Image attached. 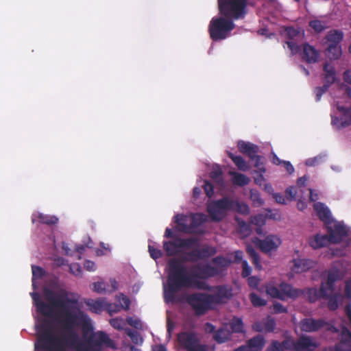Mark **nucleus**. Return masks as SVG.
Here are the masks:
<instances>
[{
	"instance_id": "obj_1",
	"label": "nucleus",
	"mask_w": 351,
	"mask_h": 351,
	"mask_svg": "<svg viewBox=\"0 0 351 351\" xmlns=\"http://www.w3.org/2000/svg\"><path fill=\"white\" fill-rule=\"evenodd\" d=\"M71 308L64 309L63 313H58V322L62 326L66 335H57L49 325H43L38 330L36 349L41 351H66L67 348L76 347L79 337L75 330V327L80 326L84 330H93L89 316L80 309L71 311Z\"/></svg>"
},
{
	"instance_id": "obj_2",
	"label": "nucleus",
	"mask_w": 351,
	"mask_h": 351,
	"mask_svg": "<svg viewBox=\"0 0 351 351\" xmlns=\"http://www.w3.org/2000/svg\"><path fill=\"white\" fill-rule=\"evenodd\" d=\"M183 262L182 260L176 258L170 259L168 262L167 286L164 292V297L167 302H174L176 293L183 288L199 290L210 289L204 281L196 279L194 270L189 274L186 266L182 263Z\"/></svg>"
},
{
	"instance_id": "obj_3",
	"label": "nucleus",
	"mask_w": 351,
	"mask_h": 351,
	"mask_svg": "<svg viewBox=\"0 0 351 351\" xmlns=\"http://www.w3.org/2000/svg\"><path fill=\"white\" fill-rule=\"evenodd\" d=\"M234 27L232 20L223 16L214 17L210 22L208 32L213 41H219L226 39Z\"/></svg>"
},
{
	"instance_id": "obj_4",
	"label": "nucleus",
	"mask_w": 351,
	"mask_h": 351,
	"mask_svg": "<svg viewBox=\"0 0 351 351\" xmlns=\"http://www.w3.org/2000/svg\"><path fill=\"white\" fill-rule=\"evenodd\" d=\"M247 5V0H218L219 12L231 20L243 19Z\"/></svg>"
},
{
	"instance_id": "obj_5",
	"label": "nucleus",
	"mask_w": 351,
	"mask_h": 351,
	"mask_svg": "<svg viewBox=\"0 0 351 351\" xmlns=\"http://www.w3.org/2000/svg\"><path fill=\"white\" fill-rule=\"evenodd\" d=\"M266 293L272 298L279 299L285 301L287 298L295 300L304 293V291L300 289L293 288L291 285L286 282H281L279 288L274 285L266 286Z\"/></svg>"
},
{
	"instance_id": "obj_6",
	"label": "nucleus",
	"mask_w": 351,
	"mask_h": 351,
	"mask_svg": "<svg viewBox=\"0 0 351 351\" xmlns=\"http://www.w3.org/2000/svg\"><path fill=\"white\" fill-rule=\"evenodd\" d=\"M185 301L194 310L197 315H204L214 308L209 294L206 293H190L186 296Z\"/></svg>"
},
{
	"instance_id": "obj_7",
	"label": "nucleus",
	"mask_w": 351,
	"mask_h": 351,
	"mask_svg": "<svg viewBox=\"0 0 351 351\" xmlns=\"http://www.w3.org/2000/svg\"><path fill=\"white\" fill-rule=\"evenodd\" d=\"M199 245V240L195 237L182 239L175 237L172 241H164L163 248L169 256L176 255L180 248L191 249L194 246Z\"/></svg>"
},
{
	"instance_id": "obj_8",
	"label": "nucleus",
	"mask_w": 351,
	"mask_h": 351,
	"mask_svg": "<svg viewBox=\"0 0 351 351\" xmlns=\"http://www.w3.org/2000/svg\"><path fill=\"white\" fill-rule=\"evenodd\" d=\"M232 199L228 197H223L210 203L207 206V211L213 221H220L226 215V212L231 210Z\"/></svg>"
},
{
	"instance_id": "obj_9",
	"label": "nucleus",
	"mask_w": 351,
	"mask_h": 351,
	"mask_svg": "<svg viewBox=\"0 0 351 351\" xmlns=\"http://www.w3.org/2000/svg\"><path fill=\"white\" fill-rule=\"evenodd\" d=\"M178 341L186 351H208V346L201 344L193 332H181L178 335Z\"/></svg>"
},
{
	"instance_id": "obj_10",
	"label": "nucleus",
	"mask_w": 351,
	"mask_h": 351,
	"mask_svg": "<svg viewBox=\"0 0 351 351\" xmlns=\"http://www.w3.org/2000/svg\"><path fill=\"white\" fill-rule=\"evenodd\" d=\"M87 341L90 348L94 351H101L104 348H117L114 341L103 331L93 333L90 335Z\"/></svg>"
},
{
	"instance_id": "obj_11",
	"label": "nucleus",
	"mask_w": 351,
	"mask_h": 351,
	"mask_svg": "<svg viewBox=\"0 0 351 351\" xmlns=\"http://www.w3.org/2000/svg\"><path fill=\"white\" fill-rule=\"evenodd\" d=\"M300 329L306 332H313L318 331L322 328L328 326L327 329L334 332H337L339 330L334 326L329 325L324 319H315L313 318H304L301 320Z\"/></svg>"
},
{
	"instance_id": "obj_12",
	"label": "nucleus",
	"mask_w": 351,
	"mask_h": 351,
	"mask_svg": "<svg viewBox=\"0 0 351 351\" xmlns=\"http://www.w3.org/2000/svg\"><path fill=\"white\" fill-rule=\"evenodd\" d=\"M216 253L213 247L203 245L202 248H195L186 253V256L182 258L183 261L197 262L199 260L208 258Z\"/></svg>"
},
{
	"instance_id": "obj_13",
	"label": "nucleus",
	"mask_w": 351,
	"mask_h": 351,
	"mask_svg": "<svg viewBox=\"0 0 351 351\" xmlns=\"http://www.w3.org/2000/svg\"><path fill=\"white\" fill-rule=\"evenodd\" d=\"M253 241L265 253L276 250L281 243L280 238L275 235H269L263 240L255 238Z\"/></svg>"
},
{
	"instance_id": "obj_14",
	"label": "nucleus",
	"mask_w": 351,
	"mask_h": 351,
	"mask_svg": "<svg viewBox=\"0 0 351 351\" xmlns=\"http://www.w3.org/2000/svg\"><path fill=\"white\" fill-rule=\"evenodd\" d=\"M337 109L339 117L332 116V124L338 128L346 127L351 124V105L350 108H345L337 104Z\"/></svg>"
},
{
	"instance_id": "obj_15",
	"label": "nucleus",
	"mask_w": 351,
	"mask_h": 351,
	"mask_svg": "<svg viewBox=\"0 0 351 351\" xmlns=\"http://www.w3.org/2000/svg\"><path fill=\"white\" fill-rule=\"evenodd\" d=\"M213 294H209V298L213 306L216 304H221L226 302L232 296L231 289H229L225 285H218L213 287Z\"/></svg>"
},
{
	"instance_id": "obj_16",
	"label": "nucleus",
	"mask_w": 351,
	"mask_h": 351,
	"mask_svg": "<svg viewBox=\"0 0 351 351\" xmlns=\"http://www.w3.org/2000/svg\"><path fill=\"white\" fill-rule=\"evenodd\" d=\"M347 234L346 227L339 223H335L333 227H328V236L332 243H340Z\"/></svg>"
},
{
	"instance_id": "obj_17",
	"label": "nucleus",
	"mask_w": 351,
	"mask_h": 351,
	"mask_svg": "<svg viewBox=\"0 0 351 351\" xmlns=\"http://www.w3.org/2000/svg\"><path fill=\"white\" fill-rule=\"evenodd\" d=\"M193 270H194L196 279L199 280L216 276L219 274L217 267L210 265H206L203 267L195 265L193 267Z\"/></svg>"
},
{
	"instance_id": "obj_18",
	"label": "nucleus",
	"mask_w": 351,
	"mask_h": 351,
	"mask_svg": "<svg viewBox=\"0 0 351 351\" xmlns=\"http://www.w3.org/2000/svg\"><path fill=\"white\" fill-rule=\"evenodd\" d=\"M77 302L76 300L71 299L68 297V293L66 291H63L58 294L51 306L60 308L61 311L59 313H63L64 309L71 308L72 306L76 304Z\"/></svg>"
},
{
	"instance_id": "obj_19",
	"label": "nucleus",
	"mask_w": 351,
	"mask_h": 351,
	"mask_svg": "<svg viewBox=\"0 0 351 351\" xmlns=\"http://www.w3.org/2000/svg\"><path fill=\"white\" fill-rule=\"evenodd\" d=\"M302 47L301 58L303 61L308 64H313L319 60V52L314 47L306 43L302 44Z\"/></svg>"
},
{
	"instance_id": "obj_20",
	"label": "nucleus",
	"mask_w": 351,
	"mask_h": 351,
	"mask_svg": "<svg viewBox=\"0 0 351 351\" xmlns=\"http://www.w3.org/2000/svg\"><path fill=\"white\" fill-rule=\"evenodd\" d=\"M342 272L337 268L333 267L328 270L326 282H322L324 287L328 292H333L335 290V283L343 278Z\"/></svg>"
},
{
	"instance_id": "obj_21",
	"label": "nucleus",
	"mask_w": 351,
	"mask_h": 351,
	"mask_svg": "<svg viewBox=\"0 0 351 351\" xmlns=\"http://www.w3.org/2000/svg\"><path fill=\"white\" fill-rule=\"evenodd\" d=\"M276 326L275 319L269 315L261 321L256 322L252 325V328L258 332H272L274 331Z\"/></svg>"
},
{
	"instance_id": "obj_22",
	"label": "nucleus",
	"mask_w": 351,
	"mask_h": 351,
	"mask_svg": "<svg viewBox=\"0 0 351 351\" xmlns=\"http://www.w3.org/2000/svg\"><path fill=\"white\" fill-rule=\"evenodd\" d=\"M292 271L295 273H302L313 268L315 261L309 258H298L293 260Z\"/></svg>"
},
{
	"instance_id": "obj_23",
	"label": "nucleus",
	"mask_w": 351,
	"mask_h": 351,
	"mask_svg": "<svg viewBox=\"0 0 351 351\" xmlns=\"http://www.w3.org/2000/svg\"><path fill=\"white\" fill-rule=\"evenodd\" d=\"M317 347L310 337L302 336L295 341V351H313Z\"/></svg>"
},
{
	"instance_id": "obj_24",
	"label": "nucleus",
	"mask_w": 351,
	"mask_h": 351,
	"mask_svg": "<svg viewBox=\"0 0 351 351\" xmlns=\"http://www.w3.org/2000/svg\"><path fill=\"white\" fill-rule=\"evenodd\" d=\"M237 147L240 152L247 155L250 160H254L255 154L259 151L258 145L243 141H238Z\"/></svg>"
},
{
	"instance_id": "obj_25",
	"label": "nucleus",
	"mask_w": 351,
	"mask_h": 351,
	"mask_svg": "<svg viewBox=\"0 0 351 351\" xmlns=\"http://www.w3.org/2000/svg\"><path fill=\"white\" fill-rule=\"evenodd\" d=\"M31 295L37 311L44 316L51 317L52 312L51 306L42 301L38 293H32Z\"/></svg>"
},
{
	"instance_id": "obj_26",
	"label": "nucleus",
	"mask_w": 351,
	"mask_h": 351,
	"mask_svg": "<svg viewBox=\"0 0 351 351\" xmlns=\"http://www.w3.org/2000/svg\"><path fill=\"white\" fill-rule=\"evenodd\" d=\"M314 210L318 218L325 223H330L331 221V213L330 210L322 202H317L314 204Z\"/></svg>"
},
{
	"instance_id": "obj_27",
	"label": "nucleus",
	"mask_w": 351,
	"mask_h": 351,
	"mask_svg": "<svg viewBox=\"0 0 351 351\" xmlns=\"http://www.w3.org/2000/svg\"><path fill=\"white\" fill-rule=\"evenodd\" d=\"M323 70L324 72L323 74L324 84L328 85V87H330L336 80L335 69L330 63H325Z\"/></svg>"
},
{
	"instance_id": "obj_28",
	"label": "nucleus",
	"mask_w": 351,
	"mask_h": 351,
	"mask_svg": "<svg viewBox=\"0 0 351 351\" xmlns=\"http://www.w3.org/2000/svg\"><path fill=\"white\" fill-rule=\"evenodd\" d=\"M307 296L311 303L316 302L318 299L328 296V291L324 287V285H320L319 289L311 288L308 289Z\"/></svg>"
},
{
	"instance_id": "obj_29",
	"label": "nucleus",
	"mask_w": 351,
	"mask_h": 351,
	"mask_svg": "<svg viewBox=\"0 0 351 351\" xmlns=\"http://www.w3.org/2000/svg\"><path fill=\"white\" fill-rule=\"evenodd\" d=\"M250 351H261L265 346V339L263 336L258 335L247 341Z\"/></svg>"
},
{
	"instance_id": "obj_30",
	"label": "nucleus",
	"mask_w": 351,
	"mask_h": 351,
	"mask_svg": "<svg viewBox=\"0 0 351 351\" xmlns=\"http://www.w3.org/2000/svg\"><path fill=\"white\" fill-rule=\"evenodd\" d=\"M328 243H330V240L329 239L328 234H316L313 238L309 240V245L313 249H319L327 245Z\"/></svg>"
},
{
	"instance_id": "obj_31",
	"label": "nucleus",
	"mask_w": 351,
	"mask_h": 351,
	"mask_svg": "<svg viewBox=\"0 0 351 351\" xmlns=\"http://www.w3.org/2000/svg\"><path fill=\"white\" fill-rule=\"evenodd\" d=\"M231 333L230 330L222 327L216 330L213 338L218 343H223L230 339Z\"/></svg>"
},
{
	"instance_id": "obj_32",
	"label": "nucleus",
	"mask_w": 351,
	"mask_h": 351,
	"mask_svg": "<svg viewBox=\"0 0 351 351\" xmlns=\"http://www.w3.org/2000/svg\"><path fill=\"white\" fill-rule=\"evenodd\" d=\"M343 34L339 30L332 29L328 32L325 37L326 43L331 45H339L343 40Z\"/></svg>"
},
{
	"instance_id": "obj_33",
	"label": "nucleus",
	"mask_w": 351,
	"mask_h": 351,
	"mask_svg": "<svg viewBox=\"0 0 351 351\" xmlns=\"http://www.w3.org/2000/svg\"><path fill=\"white\" fill-rule=\"evenodd\" d=\"M227 155L240 171H246L248 170L249 167L247 163L242 156H235L229 151L227 152Z\"/></svg>"
},
{
	"instance_id": "obj_34",
	"label": "nucleus",
	"mask_w": 351,
	"mask_h": 351,
	"mask_svg": "<svg viewBox=\"0 0 351 351\" xmlns=\"http://www.w3.org/2000/svg\"><path fill=\"white\" fill-rule=\"evenodd\" d=\"M328 292V296L323 299L328 300V308L330 311H335L339 307V300L343 296L339 293Z\"/></svg>"
},
{
	"instance_id": "obj_35",
	"label": "nucleus",
	"mask_w": 351,
	"mask_h": 351,
	"mask_svg": "<svg viewBox=\"0 0 351 351\" xmlns=\"http://www.w3.org/2000/svg\"><path fill=\"white\" fill-rule=\"evenodd\" d=\"M230 174L232 176V182L235 185L243 186L249 184L250 179L245 175L232 171L230 172Z\"/></svg>"
},
{
	"instance_id": "obj_36",
	"label": "nucleus",
	"mask_w": 351,
	"mask_h": 351,
	"mask_svg": "<svg viewBox=\"0 0 351 351\" xmlns=\"http://www.w3.org/2000/svg\"><path fill=\"white\" fill-rule=\"evenodd\" d=\"M36 217L39 223L47 226L56 225L58 222V218L55 215H45L39 213L36 215Z\"/></svg>"
},
{
	"instance_id": "obj_37",
	"label": "nucleus",
	"mask_w": 351,
	"mask_h": 351,
	"mask_svg": "<svg viewBox=\"0 0 351 351\" xmlns=\"http://www.w3.org/2000/svg\"><path fill=\"white\" fill-rule=\"evenodd\" d=\"M231 210L235 211L239 213L247 215L250 213V208L249 206L243 202H240L237 199H232V203H231Z\"/></svg>"
},
{
	"instance_id": "obj_38",
	"label": "nucleus",
	"mask_w": 351,
	"mask_h": 351,
	"mask_svg": "<svg viewBox=\"0 0 351 351\" xmlns=\"http://www.w3.org/2000/svg\"><path fill=\"white\" fill-rule=\"evenodd\" d=\"M341 47L339 45H328L326 55L330 59L336 60L341 56Z\"/></svg>"
},
{
	"instance_id": "obj_39",
	"label": "nucleus",
	"mask_w": 351,
	"mask_h": 351,
	"mask_svg": "<svg viewBox=\"0 0 351 351\" xmlns=\"http://www.w3.org/2000/svg\"><path fill=\"white\" fill-rule=\"evenodd\" d=\"M232 332L240 333L243 330V323L241 318L234 317L229 322Z\"/></svg>"
},
{
	"instance_id": "obj_40",
	"label": "nucleus",
	"mask_w": 351,
	"mask_h": 351,
	"mask_svg": "<svg viewBox=\"0 0 351 351\" xmlns=\"http://www.w3.org/2000/svg\"><path fill=\"white\" fill-rule=\"evenodd\" d=\"M246 252L252 258V263L254 265L255 267L257 269H261V266L260 265V258L253 246L251 245H247L246 246Z\"/></svg>"
},
{
	"instance_id": "obj_41",
	"label": "nucleus",
	"mask_w": 351,
	"mask_h": 351,
	"mask_svg": "<svg viewBox=\"0 0 351 351\" xmlns=\"http://www.w3.org/2000/svg\"><path fill=\"white\" fill-rule=\"evenodd\" d=\"M206 221V217L203 213H196L191 216V228H197Z\"/></svg>"
},
{
	"instance_id": "obj_42",
	"label": "nucleus",
	"mask_w": 351,
	"mask_h": 351,
	"mask_svg": "<svg viewBox=\"0 0 351 351\" xmlns=\"http://www.w3.org/2000/svg\"><path fill=\"white\" fill-rule=\"evenodd\" d=\"M309 26L316 32L320 33L327 28L326 23L320 20H312L309 22Z\"/></svg>"
},
{
	"instance_id": "obj_43",
	"label": "nucleus",
	"mask_w": 351,
	"mask_h": 351,
	"mask_svg": "<svg viewBox=\"0 0 351 351\" xmlns=\"http://www.w3.org/2000/svg\"><path fill=\"white\" fill-rule=\"evenodd\" d=\"M87 306L90 307L92 312L99 313L104 308L103 302L99 300H90L86 302Z\"/></svg>"
},
{
	"instance_id": "obj_44",
	"label": "nucleus",
	"mask_w": 351,
	"mask_h": 351,
	"mask_svg": "<svg viewBox=\"0 0 351 351\" xmlns=\"http://www.w3.org/2000/svg\"><path fill=\"white\" fill-rule=\"evenodd\" d=\"M250 299L252 305L255 307L264 306L267 304L265 300L261 298L255 293H251L250 294Z\"/></svg>"
},
{
	"instance_id": "obj_45",
	"label": "nucleus",
	"mask_w": 351,
	"mask_h": 351,
	"mask_svg": "<svg viewBox=\"0 0 351 351\" xmlns=\"http://www.w3.org/2000/svg\"><path fill=\"white\" fill-rule=\"evenodd\" d=\"M125 332L127 335L130 337L134 343L138 344L143 342V339L137 331L127 328Z\"/></svg>"
},
{
	"instance_id": "obj_46",
	"label": "nucleus",
	"mask_w": 351,
	"mask_h": 351,
	"mask_svg": "<svg viewBox=\"0 0 351 351\" xmlns=\"http://www.w3.org/2000/svg\"><path fill=\"white\" fill-rule=\"evenodd\" d=\"M285 36L290 40L295 39L300 36V31L293 27H287L285 29Z\"/></svg>"
},
{
	"instance_id": "obj_47",
	"label": "nucleus",
	"mask_w": 351,
	"mask_h": 351,
	"mask_svg": "<svg viewBox=\"0 0 351 351\" xmlns=\"http://www.w3.org/2000/svg\"><path fill=\"white\" fill-rule=\"evenodd\" d=\"M32 281H34V279L42 278L45 274V270L39 266L32 265Z\"/></svg>"
},
{
	"instance_id": "obj_48",
	"label": "nucleus",
	"mask_w": 351,
	"mask_h": 351,
	"mask_svg": "<svg viewBox=\"0 0 351 351\" xmlns=\"http://www.w3.org/2000/svg\"><path fill=\"white\" fill-rule=\"evenodd\" d=\"M265 218L263 214H258L251 217L250 223L256 226H263L265 223Z\"/></svg>"
},
{
	"instance_id": "obj_49",
	"label": "nucleus",
	"mask_w": 351,
	"mask_h": 351,
	"mask_svg": "<svg viewBox=\"0 0 351 351\" xmlns=\"http://www.w3.org/2000/svg\"><path fill=\"white\" fill-rule=\"evenodd\" d=\"M280 344L283 351L291 350H295V341H294L292 339H286L283 340L282 342H280Z\"/></svg>"
},
{
	"instance_id": "obj_50",
	"label": "nucleus",
	"mask_w": 351,
	"mask_h": 351,
	"mask_svg": "<svg viewBox=\"0 0 351 351\" xmlns=\"http://www.w3.org/2000/svg\"><path fill=\"white\" fill-rule=\"evenodd\" d=\"M329 87L328 85L324 84L322 86H317L315 88L314 93L315 94V100L319 101L324 93H325Z\"/></svg>"
},
{
	"instance_id": "obj_51",
	"label": "nucleus",
	"mask_w": 351,
	"mask_h": 351,
	"mask_svg": "<svg viewBox=\"0 0 351 351\" xmlns=\"http://www.w3.org/2000/svg\"><path fill=\"white\" fill-rule=\"evenodd\" d=\"M148 250H149L150 256L154 260H157L158 258L162 257V251L158 248H156L153 245H149Z\"/></svg>"
},
{
	"instance_id": "obj_52",
	"label": "nucleus",
	"mask_w": 351,
	"mask_h": 351,
	"mask_svg": "<svg viewBox=\"0 0 351 351\" xmlns=\"http://www.w3.org/2000/svg\"><path fill=\"white\" fill-rule=\"evenodd\" d=\"M203 189L208 197H211L213 195L214 186L209 181L205 180L204 182Z\"/></svg>"
},
{
	"instance_id": "obj_53",
	"label": "nucleus",
	"mask_w": 351,
	"mask_h": 351,
	"mask_svg": "<svg viewBox=\"0 0 351 351\" xmlns=\"http://www.w3.org/2000/svg\"><path fill=\"white\" fill-rule=\"evenodd\" d=\"M285 43L290 49L292 56L295 55L300 51V47L293 40H288L286 41Z\"/></svg>"
},
{
	"instance_id": "obj_54",
	"label": "nucleus",
	"mask_w": 351,
	"mask_h": 351,
	"mask_svg": "<svg viewBox=\"0 0 351 351\" xmlns=\"http://www.w3.org/2000/svg\"><path fill=\"white\" fill-rule=\"evenodd\" d=\"M273 313L275 314L278 313H287V307L284 306L282 304L278 302H275L273 304Z\"/></svg>"
},
{
	"instance_id": "obj_55",
	"label": "nucleus",
	"mask_w": 351,
	"mask_h": 351,
	"mask_svg": "<svg viewBox=\"0 0 351 351\" xmlns=\"http://www.w3.org/2000/svg\"><path fill=\"white\" fill-rule=\"evenodd\" d=\"M176 222L180 227V230L184 232H190L189 228L183 222L182 217L177 215L176 217Z\"/></svg>"
},
{
	"instance_id": "obj_56",
	"label": "nucleus",
	"mask_w": 351,
	"mask_h": 351,
	"mask_svg": "<svg viewBox=\"0 0 351 351\" xmlns=\"http://www.w3.org/2000/svg\"><path fill=\"white\" fill-rule=\"evenodd\" d=\"M265 351H283L280 342L276 340L271 341Z\"/></svg>"
},
{
	"instance_id": "obj_57",
	"label": "nucleus",
	"mask_w": 351,
	"mask_h": 351,
	"mask_svg": "<svg viewBox=\"0 0 351 351\" xmlns=\"http://www.w3.org/2000/svg\"><path fill=\"white\" fill-rule=\"evenodd\" d=\"M57 295L58 294H56L54 291L50 289H46L45 290V299L50 303L51 305L55 300Z\"/></svg>"
},
{
	"instance_id": "obj_58",
	"label": "nucleus",
	"mask_w": 351,
	"mask_h": 351,
	"mask_svg": "<svg viewBox=\"0 0 351 351\" xmlns=\"http://www.w3.org/2000/svg\"><path fill=\"white\" fill-rule=\"evenodd\" d=\"M110 325L116 329L121 330L123 328V321L122 319L113 318L110 320Z\"/></svg>"
},
{
	"instance_id": "obj_59",
	"label": "nucleus",
	"mask_w": 351,
	"mask_h": 351,
	"mask_svg": "<svg viewBox=\"0 0 351 351\" xmlns=\"http://www.w3.org/2000/svg\"><path fill=\"white\" fill-rule=\"evenodd\" d=\"M242 276L243 278L248 277L251 274L252 269L245 260L242 261Z\"/></svg>"
},
{
	"instance_id": "obj_60",
	"label": "nucleus",
	"mask_w": 351,
	"mask_h": 351,
	"mask_svg": "<svg viewBox=\"0 0 351 351\" xmlns=\"http://www.w3.org/2000/svg\"><path fill=\"white\" fill-rule=\"evenodd\" d=\"M210 177L212 179H214V180H221V177H222V171H221V169L219 167H217V169H213L210 172Z\"/></svg>"
},
{
	"instance_id": "obj_61",
	"label": "nucleus",
	"mask_w": 351,
	"mask_h": 351,
	"mask_svg": "<svg viewBox=\"0 0 351 351\" xmlns=\"http://www.w3.org/2000/svg\"><path fill=\"white\" fill-rule=\"evenodd\" d=\"M344 296L346 298L351 300V279L346 281Z\"/></svg>"
},
{
	"instance_id": "obj_62",
	"label": "nucleus",
	"mask_w": 351,
	"mask_h": 351,
	"mask_svg": "<svg viewBox=\"0 0 351 351\" xmlns=\"http://www.w3.org/2000/svg\"><path fill=\"white\" fill-rule=\"evenodd\" d=\"M213 263L221 267L227 266V261L223 256H217L213 259Z\"/></svg>"
},
{
	"instance_id": "obj_63",
	"label": "nucleus",
	"mask_w": 351,
	"mask_h": 351,
	"mask_svg": "<svg viewBox=\"0 0 351 351\" xmlns=\"http://www.w3.org/2000/svg\"><path fill=\"white\" fill-rule=\"evenodd\" d=\"M94 291L101 293L105 291V285L103 282H97L93 284Z\"/></svg>"
},
{
	"instance_id": "obj_64",
	"label": "nucleus",
	"mask_w": 351,
	"mask_h": 351,
	"mask_svg": "<svg viewBox=\"0 0 351 351\" xmlns=\"http://www.w3.org/2000/svg\"><path fill=\"white\" fill-rule=\"evenodd\" d=\"M248 285L253 289L258 287L259 284V279L256 276H250L247 279Z\"/></svg>"
}]
</instances>
